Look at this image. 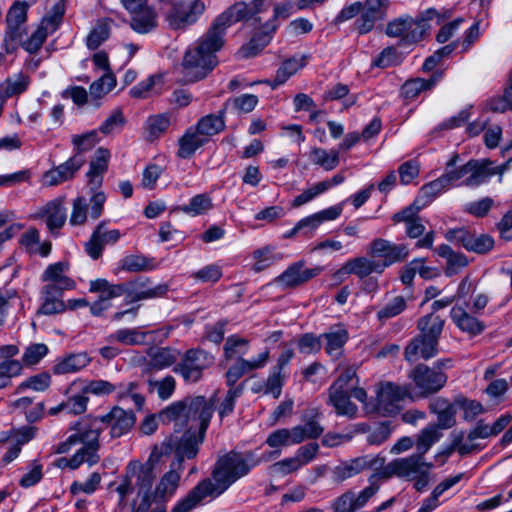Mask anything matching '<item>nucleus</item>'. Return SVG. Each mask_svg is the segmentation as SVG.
<instances>
[{"label":"nucleus","instance_id":"3c124183","mask_svg":"<svg viewBox=\"0 0 512 512\" xmlns=\"http://www.w3.org/2000/svg\"><path fill=\"white\" fill-rule=\"evenodd\" d=\"M147 332L139 328H122L118 329L108 336V341L118 342L127 346L142 345L146 341Z\"/></svg>","mask_w":512,"mask_h":512},{"label":"nucleus","instance_id":"13d9d810","mask_svg":"<svg viewBox=\"0 0 512 512\" xmlns=\"http://www.w3.org/2000/svg\"><path fill=\"white\" fill-rule=\"evenodd\" d=\"M127 287L125 284H110L106 279H96L90 282L89 291L98 293L108 301L125 295Z\"/></svg>","mask_w":512,"mask_h":512},{"label":"nucleus","instance_id":"a211bd4d","mask_svg":"<svg viewBox=\"0 0 512 512\" xmlns=\"http://www.w3.org/2000/svg\"><path fill=\"white\" fill-rule=\"evenodd\" d=\"M369 253L383 259L380 265L384 270L386 267L404 261L409 255V249L405 244H395L389 240L377 238L371 242Z\"/></svg>","mask_w":512,"mask_h":512},{"label":"nucleus","instance_id":"e2e57ef3","mask_svg":"<svg viewBox=\"0 0 512 512\" xmlns=\"http://www.w3.org/2000/svg\"><path fill=\"white\" fill-rule=\"evenodd\" d=\"M121 267L128 272L151 271L158 267V263L154 258L144 255H129L121 260Z\"/></svg>","mask_w":512,"mask_h":512},{"label":"nucleus","instance_id":"9d476101","mask_svg":"<svg viewBox=\"0 0 512 512\" xmlns=\"http://www.w3.org/2000/svg\"><path fill=\"white\" fill-rule=\"evenodd\" d=\"M408 378L417 390L415 395H413L415 399L426 398L431 394L437 393L447 382V375L444 372L432 369L424 364L414 367L409 372Z\"/></svg>","mask_w":512,"mask_h":512},{"label":"nucleus","instance_id":"052dcab7","mask_svg":"<svg viewBox=\"0 0 512 512\" xmlns=\"http://www.w3.org/2000/svg\"><path fill=\"white\" fill-rule=\"evenodd\" d=\"M44 213L46 215V225L51 232L60 229L66 222V208L60 201L48 203Z\"/></svg>","mask_w":512,"mask_h":512},{"label":"nucleus","instance_id":"c03bdc74","mask_svg":"<svg viewBox=\"0 0 512 512\" xmlns=\"http://www.w3.org/2000/svg\"><path fill=\"white\" fill-rule=\"evenodd\" d=\"M30 78L22 72L16 73L0 83V96L5 100L20 95L29 86Z\"/></svg>","mask_w":512,"mask_h":512},{"label":"nucleus","instance_id":"4468645a","mask_svg":"<svg viewBox=\"0 0 512 512\" xmlns=\"http://www.w3.org/2000/svg\"><path fill=\"white\" fill-rule=\"evenodd\" d=\"M389 0H365L361 2V12L354 22V29L364 35L371 32L378 21L387 16Z\"/></svg>","mask_w":512,"mask_h":512},{"label":"nucleus","instance_id":"ea45409f","mask_svg":"<svg viewBox=\"0 0 512 512\" xmlns=\"http://www.w3.org/2000/svg\"><path fill=\"white\" fill-rule=\"evenodd\" d=\"M164 87L163 76L155 74L133 86L129 94L136 99H145L162 93Z\"/></svg>","mask_w":512,"mask_h":512},{"label":"nucleus","instance_id":"338daca9","mask_svg":"<svg viewBox=\"0 0 512 512\" xmlns=\"http://www.w3.org/2000/svg\"><path fill=\"white\" fill-rule=\"evenodd\" d=\"M253 258L255 260L253 269L256 272H260L273 265L275 262L282 260L283 255L281 253H275L273 247L266 246L254 251Z\"/></svg>","mask_w":512,"mask_h":512},{"label":"nucleus","instance_id":"f704fd0d","mask_svg":"<svg viewBox=\"0 0 512 512\" xmlns=\"http://www.w3.org/2000/svg\"><path fill=\"white\" fill-rule=\"evenodd\" d=\"M130 27L138 34H147L157 26V13L146 5L136 11H130Z\"/></svg>","mask_w":512,"mask_h":512},{"label":"nucleus","instance_id":"6e6d98bb","mask_svg":"<svg viewBox=\"0 0 512 512\" xmlns=\"http://www.w3.org/2000/svg\"><path fill=\"white\" fill-rule=\"evenodd\" d=\"M436 251L439 256L446 259L447 266L445 273L447 276L457 274L468 264L464 255L454 252L451 247L446 244L440 245Z\"/></svg>","mask_w":512,"mask_h":512},{"label":"nucleus","instance_id":"0e129e2a","mask_svg":"<svg viewBox=\"0 0 512 512\" xmlns=\"http://www.w3.org/2000/svg\"><path fill=\"white\" fill-rule=\"evenodd\" d=\"M171 123L172 115L169 113H162L149 117L146 122L148 139L151 141L158 139L167 131Z\"/></svg>","mask_w":512,"mask_h":512},{"label":"nucleus","instance_id":"412c9836","mask_svg":"<svg viewBox=\"0 0 512 512\" xmlns=\"http://www.w3.org/2000/svg\"><path fill=\"white\" fill-rule=\"evenodd\" d=\"M446 239L479 254L487 253L494 245V240L489 235H474L463 228L448 231Z\"/></svg>","mask_w":512,"mask_h":512},{"label":"nucleus","instance_id":"f257e3e1","mask_svg":"<svg viewBox=\"0 0 512 512\" xmlns=\"http://www.w3.org/2000/svg\"><path fill=\"white\" fill-rule=\"evenodd\" d=\"M214 411V402L196 396L176 402L161 411L163 422H174L176 427L186 426L183 433L175 431L161 444L154 445L161 459L174 453L178 470H183V461L194 459L204 442L206 430Z\"/></svg>","mask_w":512,"mask_h":512},{"label":"nucleus","instance_id":"a19ab883","mask_svg":"<svg viewBox=\"0 0 512 512\" xmlns=\"http://www.w3.org/2000/svg\"><path fill=\"white\" fill-rule=\"evenodd\" d=\"M319 417L320 412L318 409H310L302 416L304 424L294 426L295 429L300 430V443L306 439H316L324 432V428L318 422Z\"/></svg>","mask_w":512,"mask_h":512},{"label":"nucleus","instance_id":"680f3d73","mask_svg":"<svg viewBox=\"0 0 512 512\" xmlns=\"http://www.w3.org/2000/svg\"><path fill=\"white\" fill-rule=\"evenodd\" d=\"M91 202L89 204L84 196H78L72 201V210L69 217V224L71 226H83L91 218Z\"/></svg>","mask_w":512,"mask_h":512},{"label":"nucleus","instance_id":"4be33fe9","mask_svg":"<svg viewBox=\"0 0 512 512\" xmlns=\"http://www.w3.org/2000/svg\"><path fill=\"white\" fill-rule=\"evenodd\" d=\"M103 428H110L112 438H118L129 432L136 417L132 411L124 410L118 406L113 407L107 414L98 416Z\"/></svg>","mask_w":512,"mask_h":512},{"label":"nucleus","instance_id":"f03ea898","mask_svg":"<svg viewBox=\"0 0 512 512\" xmlns=\"http://www.w3.org/2000/svg\"><path fill=\"white\" fill-rule=\"evenodd\" d=\"M223 45L219 32L209 29L194 47L187 50L183 59L185 77L190 82L203 79L217 64L216 52Z\"/></svg>","mask_w":512,"mask_h":512},{"label":"nucleus","instance_id":"0eeeda50","mask_svg":"<svg viewBox=\"0 0 512 512\" xmlns=\"http://www.w3.org/2000/svg\"><path fill=\"white\" fill-rule=\"evenodd\" d=\"M103 425L99 417L83 419L75 422L71 426V430L75 433L70 435L64 442L58 444L56 453L64 454L69 452L76 444H83L95 452L99 449V436L103 431Z\"/></svg>","mask_w":512,"mask_h":512},{"label":"nucleus","instance_id":"9b49d317","mask_svg":"<svg viewBox=\"0 0 512 512\" xmlns=\"http://www.w3.org/2000/svg\"><path fill=\"white\" fill-rule=\"evenodd\" d=\"M160 461L161 457L158 455L157 450L152 448L145 463L138 460L128 462L125 468V475L133 484V488L136 492L152 490L156 478L154 468Z\"/></svg>","mask_w":512,"mask_h":512},{"label":"nucleus","instance_id":"5701e85b","mask_svg":"<svg viewBox=\"0 0 512 512\" xmlns=\"http://www.w3.org/2000/svg\"><path fill=\"white\" fill-rule=\"evenodd\" d=\"M121 237L117 229H107L105 222H100L85 244L87 254L94 260L98 259L106 245L115 244Z\"/></svg>","mask_w":512,"mask_h":512},{"label":"nucleus","instance_id":"1a4fd4ad","mask_svg":"<svg viewBox=\"0 0 512 512\" xmlns=\"http://www.w3.org/2000/svg\"><path fill=\"white\" fill-rule=\"evenodd\" d=\"M29 4L26 1L15 2L6 15L7 29L4 37L6 53H14L19 48L21 37L26 34L25 23Z\"/></svg>","mask_w":512,"mask_h":512},{"label":"nucleus","instance_id":"c756f323","mask_svg":"<svg viewBox=\"0 0 512 512\" xmlns=\"http://www.w3.org/2000/svg\"><path fill=\"white\" fill-rule=\"evenodd\" d=\"M438 342L418 335L413 338L405 348V359L410 362H416L419 359H430L437 353Z\"/></svg>","mask_w":512,"mask_h":512},{"label":"nucleus","instance_id":"7c9ffc66","mask_svg":"<svg viewBox=\"0 0 512 512\" xmlns=\"http://www.w3.org/2000/svg\"><path fill=\"white\" fill-rule=\"evenodd\" d=\"M374 272L382 273L383 267L379 263L366 257H356L347 261L335 273V276L341 278L346 275L354 274L360 278H364Z\"/></svg>","mask_w":512,"mask_h":512},{"label":"nucleus","instance_id":"72a5a7b5","mask_svg":"<svg viewBox=\"0 0 512 512\" xmlns=\"http://www.w3.org/2000/svg\"><path fill=\"white\" fill-rule=\"evenodd\" d=\"M210 479L201 481L196 487H194L189 494L178 501L172 508L171 512H190L198 504H200L207 497H215L210 490Z\"/></svg>","mask_w":512,"mask_h":512},{"label":"nucleus","instance_id":"79ce46f5","mask_svg":"<svg viewBox=\"0 0 512 512\" xmlns=\"http://www.w3.org/2000/svg\"><path fill=\"white\" fill-rule=\"evenodd\" d=\"M79 386L81 392L86 396L91 394L97 397L108 396L116 391V385L103 379L83 380L81 378L71 383V388Z\"/></svg>","mask_w":512,"mask_h":512},{"label":"nucleus","instance_id":"f3484780","mask_svg":"<svg viewBox=\"0 0 512 512\" xmlns=\"http://www.w3.org/2000/svg\"><path fill=\"white\" fill-rule=\"evenodd\" d=\"M260 6L261 5L256 0L252 1V5H248L245 2L236 3L215 19L211 29L215 30V32H219L223 38L227 27L238 21L245 20L255 13H258L260 11Z\"/></svg>","mask_w":512,"mask_h":512},{"label":"nucleus","instance_id":"4c0bfd02","mask_svg":"<svg viewBox=\"0 0 512 512\" xmlns=\"http://www.w3.org/2000/svg\"><path fill=\"white\" fill-rule=\"evenodd\" d=\"M208 141L200 134L195 126L189 127L182 137L178 140L177 155L180 158L186 159L191 157L197 149L202 147Z\"/></svg>","mask_w":512,"mask_h":512},{"label":"nucleus","instance_id":"7ed1b4c3","mask_svg":"<svg viewBox=\"0 0 512 512\" xmlns=\"http://www.w3.org/2000/svg\"><path fill=\"white\" fill-rule=\"evenodd\" d=\"M252 454L244 455L230 451L220 456L215 464L210 479V487L215 497L225 492L234 482L246 476L250 470L260 463Z\"/></svg>","mask_w":512,"mask_h":512},{"label":"nucleus","instance_id":"864d4df0","mask_svg":"<svg viewBox=\"0 0 512 512\" xmlns=\"http://www.w3.org/2000/svg\"><path fill=\"white\" fill-rule=\"evenodd\" d=\"M443 327L444 320L434 313L421 317L417 324V328L421 335L428 339L435 340L436 342H438L443 331Z\"/></svg>","mask_w":512,"mask_h":512},{"label":"nucleus","instance_id":"20e7f679","mask_svg":"<svg viewBox=\"0 0 512 512\" xmlns=\"http://www.w3.org/2000/svg\"><path fill=\"white\" fill-rule=\"evenodd\" d=\"M379 472L381 478H390L397 476L408 481H415L417 491H422L429 483V474L433 468V464L426 462L424 457L417 453L404 458H398L386 466Z\"/></svg>","mask_w":512,"mask_h":512},{"label":"nucleus","instance_id":"cd10ccee","mask_svg":"<svg viewBox=\"0 0 512 512\" xmlns=\"http://www.w3.org/2000/svg\"><path fill=\"white\" fill-rule=\"evenodd\" d=\"M269 358V349H265L257 357L250 360L239 358L226 372L227 385L233 386L244 374L264 368Z\"/></svg>","mask_w":512,"mask_h":512},{"label":"nucleus","instance_id":"603ef678","mask_svg":"<svg viewBox=\"0 0 512 512\" xmlns=\"http://www.w3.org/2000/svg\"><path fill=\"white\" fill-rule=\"evenodd\" d=\"M299 439V429H295L294 427H292L291 429L281 428L271 432L266 439V443L271 448H280L299 444Z\"/></svg>","mask_w":512,"mask_h":512},{"label":"nucleus","instance_id":"4d7b16f0","mask_svg":"<svg viewBox=\"0 0 512 512\" xmlns=\"http://www.w3.org/2000/svg\"><path fill=\"white\" fill-rule=\"evenodd\" d=\"M212 208V198L203 193L193 196L187 204L180 206L178 210L188 216L197 217L208 213Z\"/></svg>","mask_w":512,"mask_h":512},{"label":"nucleus","instance_id":"a878e982","mask_svg":"<svg viewBox=\"0 0 512 512\" xmlns=\"http://www.w3.org/2000/svg\"><path fill=\"white\" fill-rule=\"evenodd\" d=\"M69 264L67 262H56L47 266L41 274L40 280L43 286H53L57 290H73L76 282L67 275Z\"/></svg>","mask_w":512,"mask_h":512},{"label":"nucleus","instance_id":"dca6fc26","mask_svg":"<svg viewBox=\"0 0 512 512\" xmlns=\"http://www.w3.org/2000/svg\"><path fill=\"white\" fill-rule=\"evenodd\" d=\"M84 164V157L72 155L65 162L47 170L41 178V183L45 187H53L70 181Z\"/></svg>","mask_w":512,"mask_h":512},{"label":"nucleus","instance_id":"2eb2a0df","mask_svg":"<svg viewBox=\"0 0 512 512\" xmlns=\"http://www.w3.org/2000/svg\"><path fill=\"white\" fill-rule=\"evenodd\" d=\"M290 8V5L285 3L275 6L273 19L267 21L261 30L252 37L248 45L242 49L245 57L256 55L259 50L268 45L272 34L277 29L275 19L278 17L287 18L290 15Z\"/></svg>","mask_w":512,"mask_h":512},{"label":"nucleus","instance_id":"423d86ee","mask_svg":"<svg viewBox=\"0 0 512 512\" xmlns=\"http://www.w3.org/2000/svg\"><path fill=\"white\" fill-rule=\"evenodd\" d=\"M48 2H52V0H48ZM64 11V0H53L51 9L41 19L36 30L30 35V37L26 40L21 37L19 47L21 46L30 54L37 53L48 35L54 33L58 29L64 15Z\"/></svg>","mask_w":512,"mask_h":512},{"label":"nucleus","instance_id":"6e6552de","mask_svg":"<svg viewBox=\"0 0 512 512\" xmlns=\"http://www.w3.org/2000/svg\"><path fill=\"white\" fill-rule=\"evenodd\" d=\"M415 397L408 386H400L392 382H383L377 386L375 405L372 410L382 416H395L402 410V402Z\"/></svg>","mask_w":512,"mask_h":512},{"label":"nucleus","instance_id":"ddd939ff","mask_svg":"<svg viewBox=\"0 0 512 512\" xmlns=\"http://www.w3.org/2000/svg\"><path fill=\"white\" fill-rule=\"evenodd\" d=\"M385 34L398 38L403 44H415L425 35V25L421 20H415L409 15H403L387 23Z\"/></svg>","mask_w":512,"mask_h":512},{"label":"nucleus","instance_id":"473e14b6","mask_svg":"<svg viewBox=\"0 0 512 512\" xmlns=\"http://www.w3.org/2000/svg\"><path fill=\"white\" fill-rule=\"evenodd\" d=\"M308 63V56L297 54L282 62L278 68L273 80H265L264 83L271 86L272 89L284 84L292 75L305 67Z\"/></svg>","mask_w":512,"mask_h":512},{"label":"nucleus","instance_id":"774afa93","mask_svg":"<svg viewBox=\"0 0 512 512\" xmlns=\"http://www.w3.org/2000/svg\"><path fill=\"white\" fill-rule=\"evenodd\" d=\"M407 307V300L403 296H395L386 302L377 312L379 321H386L401 314Z\"/></svg>","mask_w":512,"mask_h":512},{"label":"nucleus","instance_id":"de8ad7c7","mask_svg":"<svg viewBox=\"0 0 512 512\" xmlns=\"http://www.w3.org/2000/svg\"><path fill=\"white\" fill-rule=\"evenodd\" d=\"M149 365L156 370H161L171 366L176 362L180 353L178 350L162 347V348H151L148 352Z\"/></svg>","mask_w":512,"mask_h":512},{"label":"nucleus","instance_id":"bf43d9fd","mask_svg":"<svg viewBox=\"0 0 512 512\" xmlns=\"http://www.w3.org/2000/svg\"><path fill=\"white\" fill-rule=\"evenodd\" d=\"M309 155L311 161L315 165L322 167L325 171H331L339 164V150L336 149L326 150L314 147Z\"/></svg>","mask_w":512,"mask_h":512},{"label":"nucleus","instance_id":"5fc2aeb1","mask_svg":"<svg viewBox=\"0 0 512 512\" xmlns=\"http://www.w3.org/2000/svg\"><path fill=\"white\" fill-rule=\"evenodd\" d=\"M100 142L98 130L93 129L81 134H73L71 143L73 146V155L84 157L83 154L92 150Z\"/></svg>","mask_w":512,"mask_h":512},{"label":"nucleus","instance_id":"bb28decb","mask_svg":"<svg viewBox=\"0 0 512 512\" xmlns=\"http://www.w3.org/2000/svg\"><path fill=\"white\" fill-rule=\"evenodd\" d=\"M491 165L492 162L489 160H471L467 162L470 171H467V177L460 184L474 188L484 184L495 174H503L505 166L491 167Z\"/></svg>","mask_w":512,"mask_h":512},{"label":"nucleus","instance_id":"6ab92c4d","mask_svg":"<svg viewBox=\"0 0 512 512\" xmlns=\"http://www.w3.org/2000/svg\"><path fill=\"white\" fill-rule=\"evenodd\" d=\"M125 302L131 304L137 301L159 298L166 295L169 288L167 284L151 285L149 278H138L125 284Z\"/></svg>","mask_w":512,"mask_h":512},{"label":"nucleus","instance_id":"8fccbe9b","mask_svg":"<svg viewBox=\"0 0 512 512\" xmlns=\"http://www.w3.org/2000/svg\"><path fill=\"white\" fill-rule=\"evenodd\" d=\"M89 363L90 358L87 354H72L57 362L53 366V372L57 375L75 373L85 368Z\"/></svg>","mask_w":512,"mask_h":512},{"label":"nucleus","instance_id":"c85d7f7f","mask_svg":"<svg viewBox=\"0 0 512 512\" xmlns=\"http://www.w3.org/2000/svg\"><path fill=\"white\" fill-rule=\"evenodd\" d=\"M63 292L53 286H42L40 290L41 304L37 310V315L51 316L65 312L67 306L62 299Z\"/></svg>","mask_w":512,"mask_h":512},{"label":"nucleus","instance_id":"09e8293b","mask_svg":"<svg viewBox=\"0 0 512 512\" xmlns=\"http://www.w3.org/2000/svg\"><path fill=\"white\" fill-rule=\"evenodd\" d=\"M443 76L442 72L434 74L430 79L416 78L406 81L401 89L402 95L406 99L417 97L422 91L431 89Z\"/></svg>","mask_w":512,"mask_h":512},{"label":"nucleus","instance_id":"37998d69","mask_svg":"<svg viewBox=\"0 0 512 512\" xmlns=\"http://www.w3.org/2000/svg\"><path fill=\"white\" fill-rule=\"evenodd\" d=\"M113 21L109 18H102L96 21L86 36L85 43L88 49L96 50L111 34Z\"/></svg>","mask_w":512,"mask_h":512},{"label":"nucleus","instance_id":"aec40b11","mask_svg":"<svg viewBox=\"0 0 512 512\" xmlns=\"http://www.w3.org/2000/svg\"><path fill=\"white\" fill-rule=\"evenodd\" d=\"M202 0H192L186 4L176 5L168 15V22L173 29H185L196 23L205 11Z\"/></svg>","mask_w":512,"mask_h":512},{"label":"nucleus","instance_id":"f8f14e48","mask_svg":"<svg viewBox=\"0 0 512 512\" xmlns=\"http://www.w3.org/2000/svg\"><path fill=\"white\" fill-rule=\"evenodd\" d=\"M214 358L201 349H190L185 352L174 371L189 383L198 382L203 371L213 364Z\"/></svg>","mask_w":512,"mask_h":512},{"label":"nucleus","instance_id":"e433bc0d","mask_svg":"<svg viewBox=\"0 0 512 512\" xmlns=\"http://www.w3.org/2000/svg\"><path fill=\"white\" fill-rule=\"evenodd\" d=\"M511 421L509 414L500 416L493 424H486L482 420L478 421L477 424L471 429L467 435L469 441H475L476 439H486L491 436H496L502 432Z\"/></svg>","mask_w":512,"mask_h":512},{"label":"nucleus","instance_id":"393cba45","mask_svg":"<svg viewBox=\"0 0 512 512\" xmlns=\"http://www.w3.org/2000/svg\"><path fill=\"white\" fill-rule=\"evenodd\" d=\"M319 272V268L308 269L302 262H297L276 277L273 283L282 289L294 288L315 277Z\"/></svg>","mask_w":512,"mask_h":512},{"label":"nucleus","instance_id":"69168bd1","mask_svg":"<svg viewBox=\"0 0 512 512\" xmlns=\"http://www.w3.org/2000/svg\"><path fill=\"white\" fill-rule=\"evenodd\" d=\"M337 371H339V376L329 388L350 390V388L353 387L354 384H357L359 382V379L357 377L356 366L348 364H339L337 367Z\"/></svg>","mask_w":512,"mask_h":512},{"label":"nucleus","instance_id":"58836bf2","mask_svg":"<svg viewBox=\"0 0 512 512\" xmlns=\"http://www.w3.org/2000/svg\"><path fill=\"white\" fill-rule=\"evenodd\" d=\"M450 316L455 325L463 332L471 335L480 334L485 326L474 316L470 315L463 307L454 306L450 311Z\"/></svg>","mask_w":512,"mask_h":512},{"label":"nucleus","instance_id":"2f4dec72","mask_svg":"<svg viewBox=\"0 0 512 512\" xmlns=\"http://www.w3.org/2000/svg\"><path fill=\"white\" fill-rule=\"evenodd\" d=\"M350 396L349 390L329 388L327 403L335 409L337 415L354 419L358 415V407L350 400Z\"/></svg>","mask_w":512,"mask_h":512},{"label":"nucleus","instance_id":"39448f33","mask_svg":"<svg viewBox=\"0 0 512 512\" xmlns=\"http://www.w3.org/2000/svg\"><path fill=\"white\" fill-rule=\"evenodd\" d=\"M111 153L107 148L99 147L90 163L86 173L88 193L90 195L91 211L90 215L93 219H98L104 210L106 195L100 189L103 184V177L108 169Z\"/></svg>","mask_w":512,"mask_h":512},{"label":"nucleus","instance_id":"c9c22d12","mask_svg":"<svg viewBox=\"0 0 512 512\" xmlns=\"http://www.w3.org/2000/svg\"><path fill=\"white\" fill-rule=\"evenodd\" d=\"M181 472L182 470H178V466L172 463L169 471L163 474L155 487V498L163 501L171 498L179 486Z\"/></svg>","mask_w":512,"mask_h":512},{"label":"nucleus","instance_id":"a18cd8bd","mask_svg":"<svg viewBox=\"0 0 512 512\" xmlns=\"http://www.w3.org/2000/svg\"><path fill=\"white\" fill-rule=\"evenodd\" d=\"M325 340V351L332 358H338L342 353V348L348 339V332L343 327L332 328L327 333L321 335Z\"/></svg>","mask_w":512,"mask_h":512},{"label":"nucleus","instance_id":"b1692460","mask_svg":"<svg viewBox=\"0 0 512 512\" xmlns=\"http://www.w3.org/2000/svg\"><path fill=\"white\" fill-rule=\"evenodd\" d=\"M385 458L379 455L372 456L366 455L352 459L349 462H344L334 469V475L336 480L344 481L345 479L351 478L364 469L374 468L379 469L383 467Z\"/></svg>","mask_w":512,"mask_h":512},{"label":"nucleus","instance_id":"49530a36","mask_svg":"<svg viewBox=\"0 0 512 512\" xmlns=\"http://www.w3.org/2000/svg\"><path fill=\"white\" fill-rule=\"evenodd\" d=\"M200 134L208 141V139L222 132L225 128V120L223 112L219 114H208L201 117L195 125Z\"/></svg>","mask_w":512,"mask_h":512}]
</instances>
